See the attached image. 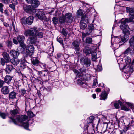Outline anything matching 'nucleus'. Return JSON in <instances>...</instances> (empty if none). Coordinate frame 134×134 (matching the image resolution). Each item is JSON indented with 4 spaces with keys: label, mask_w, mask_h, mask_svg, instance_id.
I'll return each instance as SVG.
<instances>
[{
    "label": "nucleus",
    "mask_w": 134,
    "mask_h": 134,
    "mask_svg": "<svg viewBox=\"0 0 134 134\" xmlns=\"http://www.w3.org/2000/svg\"><path fill=\"white\" fill-rule=\"evenodd\" d=\"M12 80V77H11L9 75H7L4 78V81L5 82L8 83L10 82Z\"/></svg>",
    "instance_id": "nucleus-26"
},
{
    "label": "nucleus",
    "mask_w": 134,
    "mask_h": 134,
    "mask_svg": "<svg viewBox=\"0 0 134 134\" xmlns=\"http://www.w3.org/2000/svg\"><path fill=\"white\" fill-rule=\"evenodd\" d=\"M72 45L73 46V48L75 50L77 53H79L80 48L79 42L77 41H74L72 42Z\"/></svg>",
    "instance_id": "nucleus-9"
},
{
    "label": "nucleus",
    "mask_w": 134,
    "mask_h": 134,
    "mask_svg": "<svg viewBox=\"0 0 134 134\" xmlns=\"http://www.w3.org/2000/svg\"><path fill=\"white\" fill-rule=\"evenodd\" d=\"M3 47V44L2 43H0V48H1Z\"/></svg>",
    "instance_id": "nucleus-63"
},
{
    "label": "nucleus",
    "mask_w": 134,
    "mask_h": 134,
    "mask_svg": "<svg viewBox=\"0 0 134 134\" xmlns=\"http://www.w3.org/2000/svg\"><path fill=\"white\" fill-rule=\"evenodd\" d=\"M80 62L81 63L87 65H90L91 64V61L90 59L87 58H81L80 60Z\"/></svg>",
    "instance_id": "nucleus-12"
},
{
    "label": "nucleus",
    "mask_w": 134,
    "mask_h": 134,
    "mask_svg": "<svg viewBox=\"0 0 134 134\" xmlns=\"http://www.w3.org/2000/svg\"><path fill=\"white\" fill-rule=\"evenodd\" d=\"M45 14L44 12L41 11H39L36 14V16L39 19L42 20L43 22L48 21L49 19L47 18L44 16Z\"/></svg>",
    "instance_id": "nucleus-5"
},
{
    "label": "nucleus",
    "mask_w": 134,
    "mask_h": 134,
    "mask_svg": "<svg viewBox=\"0 0 134 134\" xmlns=\"http://www.w3.org/2000/svg\"><path fill=\"white\" fill-rule=\"evenodd\" d=\"M39 2L38 0H32V2L31 4L33 8H37L39 5Z\"/></svg>",
    "instance_id": "nucleus-17"
},
{
    "label": "nucleus",
    "mask_w": 134,
    "mask_h": 134,
    "mask_svg": "<svg viewBox=\"0 0 134 134\" xmlns=\"http://www.w3.org/2000/svg\"><path fill=\"white\" fill-rule=\"evenodd\" d=\"M4 13L7 15H8V12L7 10H5L4 11Z\"/></svg>",
    "instance_id": "nucleus-61"
},
{
    "label": "nucleus",
    "mask_w": 134,
    "mask_h": 134,
    "mask_svg": "<svg viewBox=\"0 0 134 134\" xmlns=\"http://www.w3.org/2000/svg\"><path fill=\"white\" fill-rule=\"evenodd\" d=\"M13 68V67L12 65L8 64H6L5 70L7 73H9Z\"/></svg>",
    "instance_id": "nucleus-19"
},
{
    "label": "nucleus",
    "mask_w": 134,
    "mask_h": 134,
    "mask_svg": "<svg viewBox=\"0 0 134 134\" xmlns=\"http://www.w3.org/2000/svg\"><path fill=\"white\" fill-rule=\"evenodd\" d=\"M92 97L94 99L96 97V94H93L92 95Z\"/></svg>",
    "instance_id": "nucleus-62"
},
{
    "label": "nucleus",
    "mask_w": 134,
    "mask_h": 134,
    "mask_svg": "<svg viewBox=\"0 0 134 134\" xmlns=\"http://www.w3.org/2000/svg\"><path fill=\"white\" fill-rule=\"evenodd\" d=\"M107 94L106 92L104 91L101 93L100 99V100H105L107 99Z\"/></svg>",
    "instance_id": "nucleus-23"
},
{
    "label": "nucleus",
    "mask_w": 134,
    "mask_h": 134,
    "mask_svg": "<svg viewBox=\"0 0 134 134\" xmlns=\"http://www.w3.org/2000/svg\"><path fill=\"white\" fill-rule=\"evenodd\" d=\"M34 20V17L32 16H30L29 17L27 18L25 20L23 19L22 20V23L23 24H28V25H31L33 23Z\"/></svg>",
    "instance_id": "nucleus-8"
},
{
    "label": "nucleus",
    "mask_w": 134,
    "mask_h": 134,
    "mask_svg": "<svg viewBox=\"0 0 134 134\" xmlns=\"http://www.w3.org/2000/svg\"><path fill=\"white\" fill-rule=\"evenodd\" d=\"M15 5L12 4H10L9 6L13 9L14 10L15 9Z\"/></svg>",
    "instance_id": "nucleus-53"
},
{
    "label": "nucleus",
    "mask_w": 134,
    "mask_h": 134,
    "mask_svg": "<svg viewBox=\"0 0 134 134\" xmlns=\"http://www.w3.org/2000/svg\"><path fill=\"white\" fill-rule=\"evenodd\" d=\"M18 112V111L16 109L11 111L10 113L14 118L12 117H10V118L12 122L15 124H17L20 123L21 126H23L25 129H28L29 126L28 122L25 123L24 122L27 119V116L26 115H23L19 116L17 115Z\"/></svg>",
    "instance_id": "nucleus-2"
},
{
    "label": "nucleus",
    "mask_w": 134,
    "mask_h": 134,
    "mask_svg": "<svg viewBox=\"0 0 134 134\" xmlns=\"http://www.w3.org/2000/svg\"><path fill=\"white\" fill-rule=\"evenodd\" d=\"M126 11L129 13L131 18L125 19H123L121 20V24L120 27L123 30L124 35L120 37L121 41L119 43L123 42L124 44L128 40L129 38L128 35L130 34V33L128 30L129 28L128 26L126 24L128 22L134 21L133 19H134V8L126 7Z\"/></svg>",
    "instance_id": "nucleus-1"
},
{
    "label": "nucleus",
    "mask_w": 134,
    "mask_h": 134,
    "mask_svg": "<svg viewBox=\"0 0 134 134\" xmlns=\"http://www.w3.org/2000/svg\"><path fill=\"white\" fill-rule=\"evenodd\" d=\"M16 94L15 92L13 91L10 92L9 94V97L10 98L14 99L15 98Z\"/></svg>",
    "instance_id": "nucleus-28"
},
{
    "label": "nucleus",
    "mask_w": 134,
    "mask_h": 134,
    "mask_svg": "<svg viewBox=\"0 0 134 134\" xmlns=\"http://www.w3.org/2000/svg\"><path fill=\"white\" fill-rule=\"evenodd\" d=\"M91 76L90 75L86 74L85 75L84 78L86 80H88L90 79Z\"/></svg>",
    "instance_id": "nucleus-35"
},
{
    "label": "nucleus",
    "mask_w": 134,
    "mask_h": 134,
    "mask_svg": "<svg viewBox=\"0 0 134 134\" xmlns=\"http://www.w3.org/2000/svg\"><path fill=\"white\" fill-rule=\"evenodd\" d=\"M130 46L124 52L123 54L124 56H127L130 53L131 54H134V36L130 40L129 42ZM132 64L134 65V59L132 62Z\"/></svg>",
    "instance_id": "nucleus-3"
},
{
    "label": "nucleus",
    "mask_w": 134,
    "mask_h": 134,
    "mask_svg": "<svg viewBox=\"0 0 134 134\" xmlns=\"http://www.w3.org/2000/svg\"><path fill=\"white\" fill-rule=\"evenodd\" d=\"M34 48L33 46L30 45L27 47L26 49V52L29 56H31L33 53Z\"/></svg>",
    "instance_id": "nucleus-11"
},
{
    "label": "nucleus",
    "mask_w": 134,
    "mask_h": 134,
    "mask_svg": "<svg viewBox=\"0 0 134 134\" xmlns=\"http://www.w3.org/2000/svg\"><path fill=\"white\" fill-rule=\"evenodd\" d=\"M66 20V23H71L73 21V18L71 13H68L66 14L64 16Z\"/></svg>",
    "instance_id": "nucleus-7"
},
{
    "label": "nucleus",
    "mask_w": 134,
    "mask_h": 134,
    "mask_svg": "<svg viewBox=\"0 0 134 134\" xmlns=\"http://www.w3.org/2000/svg\"><path fill=\"white\" fill-rule=\"evenodd\" d=\"M83 13L82 10L79 9L77 11L78 15L79 16H81L82 15Z\"/></svg>",
    "instance_id": "nucleus-46"
},
{
    "label": "nucleus",
    "mask_w": 134,
    "mask_h": 134,
    "mask_svg": "<svg viewBox=\"0 0 134 134\" xmlns=\"http://www.w3.org/2000/svg\"><path fill=\"white\" fill-rule=\"evenodd\" d=\"M88 28L89 31V32H90L91 33L92 30L94 29V27L93 24H90L88 26Z\"/></svg>",
    "instance_id": "nucleus-31"
},
{
    "label": "nucleus",
    "mask_w": 134,
    "mask_h": 134,
    "mask_svg": "<svg viewBox=\"0 0 134 134\" xmlns=\"http://www.w3.org/2000/svg\"><path fill=\"white\" fill-rule=\"evenodd\" d=\"M16 39L20 46L23 48H25L26 47V46L24 43L25 40L24 36L22 35H19L17 37Z\"/></svg>",
    "instance_id": "nucleus-6"
},
{
    "label": "nucleus",
    "mask_w": 134,
    "mask_h": 134,
    "mask_svg": "<svg viewBox=\"0 0 134 134\" xmlns=\"http://www.w3.org/2000/svg\"><path fill=\"white\" fill-rule=\"evenodd\" d=\"M59 21L61 23L66 22V20L64 16H61L59 18Z\"/></svg>",
    "instance_id": "nucleus-29"
},
{
    "label": "nucleus",
    "mask_w": 134,
    "mask_h": 134,
    "mask_svg": "<svg viewBox=\"0 0 134 134\" xmlns=\"http://www.w3.org/2000/svg\"><path fill=\"white\" fill-rule=\"evenodd\" d=\"M57 41L62 44H63V41L62 39L59 37H58Z\"/></svg>",
    "instance_id": "nucleus-47"
},
{
    "label": "nucleus",
    "mask_w": 134,
    "mask_h": 134,
    "mask_svg": "<svg viewBox=\"0 0 134 134\" xmlns=\"http://www.w3.org/2000/svg\"><path fill=\"white\" fill-rule=\"evenodd\" d=\"M5 63H7L6 60L5 61L4 59L3 58H1V63L2 65L4 66Z\"/></svg>",
    "instance_id": "nucleus-41"
},
{
    "label": "nucleus",
    "mask_w": 134,
    "mask_h": 134,
    "mask_svg": "<svg viewBox=\"0 0 134 134\" xmlns=\"http://www.w3.org/2000/svg\"><path fill=\"white\" fill-rule=\"evenodd\" d=\"M13 42L15 44H18V41L15 39L13 38Z\"/></svg>",
    "instance_id": "nucleus-52"
},
{
    "label": "nucleus",
    "mask_w": 134,
    "mask_h": 134,
    "mask_svg": "<svg viewBox=\"0 0 134 134\" xmlns=\"http://www.w3.org/2000/svg\"><path fill=\"white\" fill-rule=\"evenodd\" d=\"M128 129V127H125L123 129V131L125 132L127 131Z\"/></svg>",
    "instance_id": "nucleus-56"
},
{
    "label": "nucleus",
    "mask_w": 134,
    "mask_h": 134,
    "mask_svg": "<svg viewBox=\"0 0 134 134\" xmlns=\"http://www.w3.org/2000/svg\"><path fill=\"white\" fill-rule=\"evenodd\" d=\"M97 69L99 71H100L102 70V68L100 65L99 64V65H97Z\"/></svg>",
    "instance_id": "nucleus-45"
},
{
    "label": "nucleus",
    "mask_w": 134,
    "mask_h": 134,
    "mask_svg": "<svg viewBox=\"0 0 134 134\" xmlns=\"http://www.w3.org/2000/svg\"><path fill=\"white\" fill-rule=\"evenodd\" d=\"M9 2V0H5L4 2L6 4H7Z\"/></svg>",
    "instance_id": "nucleus-60"
},
{
    "label": "nucleus",
    "mask_w": 134,
    "mask_h": 134,
    "mask_svg": "<svg viewBox=\"0 0 134 134\" xmlns=\"http://www.w3.org/2000/svg\"><path fill=\"white\" fill-rule=\"evenodd\" d=\"M4 59L6 60V63H8L10 61V57L8 54L5 52H4L2 54Z\"/></svg>",
    "instance_id": "nucleus-15"
},
{
    "label": "nucleus",
    "mask_w": 134,
    "mask_h": 134,
    "mask_svg": "<svg viewBox=\"0 0 134 134\" xmlns=\"http://www.w3.org/2000/svg\"><path fill=\"white\" fill-rule=\"evenodd\" d=\"M84 52L86 54L88 55L90 54L91 53V49L88 47H85L83 50Z\"/></svg>",
    "instance_id": "nucleus-27"
},
{
    "label": "nucleus",
    "mask_w": 134,
    "mask_h": 134,
    "mask_svg": "<svg viewBox=\"0 0 134 134\" xmlns=\"http://www.w3.org/2000/svg\"><path fill=\"white\" fill-rule=\"evenodd\" d=\"M77 83L78 84L80 85H82L83 84V83L82 80L80 79H78L77 80Z\"/></svg>",
    "instance_id": "nucleus-49"
},
{
    "label": "nucleus",
    "mask_w": 134,
    "mask_h": 134,
    "mask_svg": "<svg viewBox=\"0 0 134 134\" xmlns=\"http://www.w3.org/2000/svg\"><path fill=\"white\" fill-rule=\"evenodd\" d=\"M23 9L26 12L29 13L33 10H34V8L32 6L30 5H24L23 6Z\"/></svg>",
    "instance_id": "nucleus-13"
},
{
    "label": "nucleus",
    "mask_w": 134,
    "mask_h": 134,
    "mask_svg": "<svg viewBox=\"0 0 134 134\" xmlns=\"http://www.w3.org/2000/svg\"><path fill=\"white\" fill-rule=\"evenodd\" d=\"M3 9L2 7H0V11L1 12H3Z\"/></svg>",
    "instance_id": "nucleus-64"
},
{
    "label": "nucleus",
    "mask_w": 134,
    "mask_h": 134,
    "mask_svg": "<svg viewBox=\"0 0 134 134\" xmlns=\"http://www.w3.org/2000/svg\"><path fill=\"white\" fill-rule=\"evenodd\" d=\"M94 118V116H90L88 119L87 122L88 123H92Z\"/></svg>",
    "instance_id": "nucleus-32"
},
{
    "label": "nucleus",
    "mask_w": 134,
    "mask_h": 134,
    "mask_svg": "<svg viewBox=\"0 0 134 134\" xmlns=\"http://www.w3.org/2000/svg\"><path fill=\"white\" fill-rule=\"evenodd\" d=\"M31 61L32 63L34 65H38L39 63L38 60L35 58H32Z\"/></svg>",
    "instance_id": "nucleus-24"
},
{
    "label": "nucleus",
    "mask_w": 134,
    "mask_h": 134,
    "mask_svg": "<svg viewBox=\"0 0 134 134\" xmlns=\"http://www.w3.org/2000/svg\"><path fill=\"white\" fill-rule=\"evenodd\" d=\"M92 54V60L93 61H95L97 58V53L95 52H93L91 53Z\"/></svg>",
    "instance_id": "nucleus-25"
},
{
    "label": "nucleus",
    "mask_w": 134,
    "mask_h": 134,
    "mask_svg": "<svg viewBox=\"0 0 134 134\" xmlns=\"http://www.w3.org/2000/svg\"><path fill=\"white\" fill-rule=\"evenodd\" d=\"M10 61L12 64L15 65L19 64L20 62L19 60L16 58H13L10 60Z\"/></svg>",
    "instance_id": "nucleus-21"
},
{
    "label": "nucleus",
    "mask_w": 134,
    "mask_h": 134,
    "mask_svg": "<svg viewBox=\"0 0 134 134\" xmlns=\"http://www.w3.org/2000/svg\"><path fill=\"white\" fill-rule=\"evenodd\" d=\"M82 37L83 38L82 40H84L83 38L86 36L89 35L90 33V32H87L86 33H84L83 32H82Z\"/></svg>",
    "instance_id": "nucleus-33"
},
{
    "label": "nucleus",
    "mask_w": 134,
    "mask_h": 134,
    "mask_svg": "<svg viewBox=\"0 0 134 134\" xmlns=\"http://www.w3.org/2000/svg\"><path fill=\"white\" fill-rule=\"evenodd\" d=\"M84 19L85 18L84 17H82L81 18L82 20H81L80 22V28L83 30L85 29L87 26V25L85 23L83 22L84 21L83 20H84Z\"/></svg>",
    "instance_id": "nucleus-16"
},
{
    "label": "nucleus",
    "mask_w": 134,
    "mask_h": 134,
    "mask_svg": "<svg viewBox=\"0 0 134 134\" xmlns=\"http://www.w3.org/2000/svg\"><path fill=\"white\" fill-rule=\"evenodd\" d=\"M126 103L128 105V106L132 110H134V107H133V104L130 103L129 102H126Z\"/></svg>",
    "instance_id": "nucleus-38"
},
{
    "label": "nucleus",
    "mask_w": 134,
    "mask_h": 134,
    "mask_svg": "<svg viewBox=\"0 0 134 134\" xmlns=\"http://www.w3.org/2000/svg\"><path fill=\"white\" fill-rule=\"evenodd\" d=\"M38 31L36 32L35 33V35L37 38H42L43 36V33L41 32H38L39 29L37 28Z\"/></svg>",
    "instance_id": "nucleus-18"
},
{
    "label": "nucleus",
    "mask_w": 134,
    "mask_h": 134,
    "mask_svg": "<svg viewBox=\"0 0 134 134\" xmlns=\"http://www.w3.org/2000/svg\"><path fill=\"white\" fill-rule=\"evenodd\" d=\"M19 52L14 50H11L10 52V55L12 56L13 58H16L17 57L19 54Z\"/></svg>",
    "instance_id": "nucleus-14"
},
{
    "label": "nucleus",
    "mask_w": 134,
    "mask_h": 134,
    "mask_svg": "<svg viewBox=\"0 0 134 134\" xmlns=\"http://www.w3.org/2000/svg\"><path fill=\"white\" fill-rule=\"evenodd\" d=\"M2 92L4 94H6L9 92V90L7 86H4L1 89Z\"/></svg>",
    "instance_id": "nucleus-22"
},
{
    "label": "nucleus",
    "mask_w": 134,
    "mask_h": 134,
    "mask_svg": "<svg viewBox=\"0 0 134 134\" xmlns=\"http://www.w3.org/2000/svg\"><path fill=\"white\" fill-rule=\"evenodd\" d=\"M61 32L62 35H64L65 36H66L68 34L67 31H66V30L64 29H62Z\"/></svg>",
    "instance_id": "nucleus-34"
},
{
    "label": "nucleus",
    "mask_w": 134,
    "mask_h": 134,
    "mask_svg": "<svg viewBox=\"0 0 134 134\" xmlns=\"http://www.w3.org/2000/svg\"><path fill=\"white\" fill-rule=\"evenodd\" d=\"M27 2L29 4H31L32 2V0H26Z\"/></svg>",
    "instance_id": "nucleus-57"
},
{
    "label": "nucleus",
    "mask_w": 134,
    "mask_h": 134,
    "mask_svg": "<svg viewBox=\"0 0 134 134\" xmlns=\"http://www.w3.org/2000/svg\"><path fill=\"white\" fill-rule=\"evenodd\" d=\"M119 101H118V103H117V102H116V103H114V107H115V108H116V109H119V104H119Z\"/></svg>",
    "instance_id": "nucleus-43"
},
{
    "label": "nucleus",
    "mask_w": 134,
    "mask_h": 134,
    "mask_svg": "<svg viewBox=\"0 0 134 134\" xmlns=\"http://www.w3.org/2000/svg\"><path fill=\"white\" fill-rule=\"evenodd\" d=\"M74 72L79 77L81 76V74L79 72L78 70L76 69H74L73 70Z\"/></svg>",
    "instance_id": "nucleus-39"
},
{
    "label": "nucleus",
    "mask_w": 134,
    "mask_h": 134,
    "mask_svg": "<svg viewBox=\"0 0 134 134\" xmlns=\"http://www.w3.org/2000/svg\"><path fill=\"white\" fill-rule=\"evenodd\" d=\"M38 31L37 28L34 27L25 30L24 34L26 36H31L35 35V33Z\"/></svg>",
    "instance_id": "nucleus-4"
},
{
    "label": "nucleus",
    "mask_w": 134,
    "mask_h": 134,
    "mask_svg": "<svg viewBox=\"0 0 134 134\" xmlns=\"http://www.w3.org/2000/svg\"><path fill=\"white\" fill-rule=\"evenodd\" d=\"M92 38L89 37H87L86 40V43H91L92 42Z\"/></svg>",
    "instance_id": "nucleus-30"
},
{
    "label": "nucleus",
    "mask_w": 134,
    "mask_h": 134,
    "mask_svg": "<svg viewBox=\"0 0 134 134\" xmlns=\"http://www.w3.org/2000/svg\"><path fill=\"white\" fill-rule=\"evenodd\" d=\"M4 83V81L0 79V87H1L2 86Z\"/></svg>",
    "instance_id": "nucleus-54"
},
{
    "label": "nucleus",
    "mask_w": 134,
    "mask_h": 134,
    "mask_svg": "<svg viewBox=\"0 0 134 134\" xmlns=\"http://www.w3.org/2000/svg\"><path fill=\"white\" fill-rule=\"evenodd\" d=\"M38 72V75L40 77L41 76V74L42 73V71H37Z\"/></svg>",
    "instance_id": "nucleus-59"
},
{
    "label": "nucleus",
    "mask_w": 134,
    "mask_h": 134,
    "mask_svg": "<svg viewBox=\"0 0 134 134\" xmlns=\"http://www.w3.org/2000/svg\"><path fill=\"white\" fill-rule=\"evenodd\" d=\"M97 84V77H96L94 79L93 83L92 85V86L94 87L96 86V85Z\"/></svg>",
    "instance_id": "nucleus-40"
},
{
    "label": "nucleus",
    "mask_w": 134,
    "mask_h": 134,
    "mask_svg": "<svg viewBox=\"0 0 134 134\" xmlns=\"http://www.w3.org/2000/svg\"><path fill=\"white\" fill-rule=\"evenodd\" d=\"M12 4L16 5L17 4V2L16 0H12L11 1Z\"/></svg>",
    "instance_id": "nucleus-51"
},
{
    "label": "nucleus",
    "mask_w": 134,
    "mask_h": 134,
    "mask_svg": "<svg viewBox=\"0 0 134 134\" xmlns=\"http://www.w3.org/2000/svg\"><path fill=\"white\" fill-rule=\"evenodd\" d=\"M95 91L97 92H100L101 89L100 88H97L96 89Z\"/></svg>",
    "instance_id": "nucleus-55"
},
{
    "label": "nucleus",
    "mask_w": 134,
    "mask_h": 134,
    "mask_svg": "<svg viewBox=\"0 0 134 134\" xmlns=\"http://www.w3.org/2000/svg\"><path fill=\"white\" fill-rule=\"evenodd\" d=\"M20 91L21 93L23 94L24 95L26 94V91L24 89H21Z\"/></svg>",
    "instance_id": "nucleus-50"
},
{
    "label": "nucleus",
    "mask_w": 134,
    "mask_h": 134,
    "mask_svg": "<svg viewBox=\"0 0 134 134\" xmlns=\"http://www.w3.org/2000/svg\"><path fill=\"white\" fill-rule=\"evenodd\" d=\"M125 61L126 63L127 64H129L131 63V60L130 58L127 57V58L125 59Z\"/></svg>",
    "instance_id": "nucleus-42"
},
{
    "label": "nucleus",
    "mask_w": 134,
    "mask_h": 134,
    "mask_svg": "<svg viewBox=\"0 0 134 134\" xmlns=\"http://www.w3.org/2000/svg\"><path fill=\"white\" fill-rule=\"evenodd\" d=\"M7 43V45L8 47H10L11 46L12 42L11 41L8 40Z\"/></svg>",
    "instance_id": "nucleus-48"
},
{
    "label": "nucleus",
    "mask_w": 134,
    "mask_h": 134,
    "mask_svg": "<svg viewBox=\"0 0 134 134\" xmlns=\"http://www.w3.org/2000/svg\"><path fill=\"white\" fill-rule=\"evenodd\" d=\"M118 102L121 106V110L126 111H129L130 110L129 108L127 107L124 104H122L121 101H119Z\"/></svg>",
    "instance_id": "nucleus-20"
},
{
    "label": "nucleus",
    "mask_w": 134,
    "mask_h": 134,
    "mask_svg": "<svg viewBox=\"0 0 134 134\" xmlns=\"http://www.w3.org/2000/svg\"><path fill=\"white\" fill-rule=\"evenodd\" d=\"M27 115L30 117H32L35 116L34 113L31 111H29L28 112Z\"/></svg>",
    "instance_id": "nucleus-37"
},
{
    "label": "nucleus",
    "mask_w": 134,
    "mask_h": 134,
    "mask_svg": "<svg viewBox=\"0 0 134 134\" xmlns=\"http://www.w3.org/2000/svg\"><path fill=\"white\" fill-rule=\"evenodd\" d=\"M85 69L84 68H82L80 69V71L81 72H84L85 71Z\"/></svg>",
    "instance_id": "nucleus-58"
},
{
    "label": "nucleus",
    "mask_w": 134,
    "mask_h": 134,
    "mask_svg": "<svg viewBox=\"0 0 134 134\" xmlns=\"http://www.w3.org/2000/svg\"><path fill=\"white\" fill-rule=\"evenodd\" d=\"M37 39L35 35L31 36L29 37L27 39V43L29 44H35L36 42Z\"/></svg>",
    "instance_id": "nucleus-10"
},
{
    "label": "nucleus",
    "mask_w": 134,
    "mask_h": 134,
    "mask_svg": "<svg viewBox=\"0 0 134 134\" xmlns=\"http://www.w3.org/2000/svg\"><path fill=\"white\" fill-rule=\"evenodd\" d=\"M0 116L3 119H5V118L6 115L5 113H0Z\"/></svg>",
    "instance_id": "nucleus-44"
},
{
    "label": "nucleus",
    "mask_w": 134,
    "mask_h": 134,
    "mask_svg": "<svg viewBox=\"0 0 134 134\" xmlns=\"http://www.w3.org/2000/svg\"><path fill=\"white\" fill-rule=\"evenodd\" d=\"M52 20L55 24H57L58 23V19L56 17H54L52 19Z\"/></svg>",
    "instance_id": "nucleus-36"
}]
</instances>
